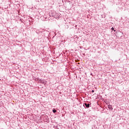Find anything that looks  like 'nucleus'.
I'll return each instance as SVG.
<instances>
[{"label":"nucleus","instance_id":"3","mask_svg":"<svg viewBox=\"0 0 129 129\" xmlns=\"http://www.w3.org/2000/svg\"><path fill=\"white\" fill-rule=\"evenodd\" d=\"M52 111H53V113H56V112L57 111L56 110V109H53V110H52Z\"/></svg>","mask_w":129,"mask_h":129},{"label":"nucleus","instance_id":"4","mask_svg":"<svg viewBox=\"0 0 129 129\" xmlns=\"http://www.w3.org/2000/svg\"><path fill=\"white\" fill-rule=\"evenodd\" d=\"M111 30H112V31H114V28L113 27H112Z\"/></svg>","mask_w":129,"mask_h":129},{"label":"nucleus","instance_id":"5","mask_svg":"<svg viewBox=\"0 0 129 129\" xmlns=\"http://www.w3.org/2000/svg\"><path fill=\"white\" fill-rule=\"evenodd\" d=\"M92 93L94 92V90H92Z\"/></svg>","mask_w":129,"mask_h":129},{"label":"nucleus","instance_id":"1","mask_svg":"<svg viewBox=\"0 0 129 129\" xmlns=\"http://www.w3.org/2000/svg\"><path fill=\"white\" fill-rule=\"evenodd\" d=\"M84 106H85V107H87V108H89V107H90V104L85 103Z\"/></svg>","mask_w":129,"mask_h":129},{"label":"nucleus","instance_id":"2","mask_svg":"<svg viewBox=\"0 0 129 129\" xmlns=\"http://www.w3.org/2000/svg\"><path fill=\"white\" fill-rule=\"evenodd\" d=\"M108 108H109V109H111V110H112V106H111V105H108Z\"/></svg>","mask_w":129,"mask_h":129}]
</instances>
